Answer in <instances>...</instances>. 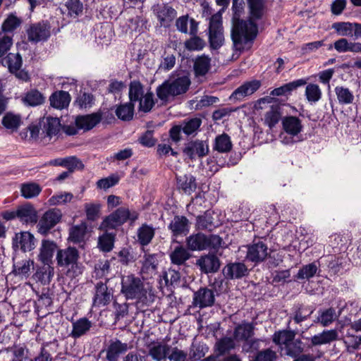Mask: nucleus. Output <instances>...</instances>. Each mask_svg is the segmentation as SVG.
Wrapping results in <instances>:
<instances>
[{
    "instance_id": "obj_1",
    "label": "nucleus",
    "mask_w": 361,
    "mask_h": 361,
    "mask_svg": "<svg viewBox=\"0 0 361 361\" xmlns=\"http://www.w3.org/2000/svg\"><path fill=\"white\" fill-rule=\"evenodd\" d=\"M243 0H233V11L231 37L234 48L241 51L248 43H251L257 35V26L255 23L258 19H252L249 11L248 20H240L239 17L243 11Z\"/></svg>"
},
{
    "instance_id": "obj_2",
    "label": "nucleus",
    "mask_w": 361,
    "mask_h": 361,
    "mask_svg": "<svg viewBox=\"0 0 361 361\" xmlns=\"http://www.w3.org/2000/svg\"><path fill=\"white\" fill-rule=\"evenodd\" d=\"M79 259V251L75 247L70 246L56 251V264L68 278L74 279L82 274L84 267Z\"/></svg>"
},
{
    "instance_id": "obj_3",
    "label": "nucleus",
    "mask_w": 361,
    "mask_h": 361,
    "mask_svg": "<svg viewBox=\"0 0 361 361\" xmlns=\"http://www.w3.org/2000/svg\"><path fill=\"white\" fill-rule=\"evenodd\" d=\"M191 84L187 75L171 77L157 87V97L166 104L175 97L185 94Z\"/></svg>"
},
{
    "instance_id": "obj_4",
    "label": "nucleus",
    "mask_w": 361,
    "mask_h": 361,
    "mask_svg": "<svg viewBox=\"0 0 361 361\" xmlns=\"http://www.w3.org/2000/svg\"><path fill=\"white\" fill-rule=\"evenodd\" d=\"M283 131L279 135L284 145H293L302 140L301 132L303 126L301 120L293 116H286L282 120Z\"/></svg>"
},
{
    "instance_id": "obj_5",
    "label": "nucleus",
    "mask_w": 361,
    "mask_h": 361,
    "mask_svg": "<svg viewBox=\"0 0 361 361\" xmlns=\"http://www.w3.org/2000/svg\"><path fill=\"white\" fill-rule=\"evenodd\" d=\"M121 292L127 300L144 302L147 298V290L143 282L133 274L122 277Z\"/></svg>"
},
{
    "instance_id": "obj_6",
    "label": "nucleus",
    "mask_w": 361,
    "mask_h": 361,
    "mask_svg": "<svg viewBox=\"0 0 361 361\" xmlns=\"http://www.w3.org/2000/svg\"><path fill=\"white\" fill-rule=\"evenodd\" d=\"M138 217L136 212L132 213L126 208H118L114 212L106 216L100 225L102 229H114L124 224L128 219L135 221Z\"/></svg>"
},
{
    "instance_id": "obj_7",
    "label": "nucleus",
    "mask_w": 361,
    "mask_h": 361,
    "mask_svg": "<svg viewBox=\"0 0 361 361\" xmlns=\"http://www.w3.org/2000/svg\"><path fill=\"white\" fill-rule=\"evenodd\" d=\"M209 42L213 49H219L224 43L222 17L220 13H215L210 18Z\"/></svg>"
},
{
    "instance_id": "obj_8",
    "label": "nucleus",
    "mask_w": 361,
    "mask_h": 361,
    "mask_svg": "<svg viewBox=\"0 0 361 361\" xmlns=\"http://www.w3.org/2000/svg\"><path fill=\"white\" fill-rule=\"evenodd\" d=\"M61 212L59 209H51L47 211L37 224V231L42 235H47L61 220Z\"/></svg>"
},
{
    "instance_id": "obj_9",
    "label": "nucleus",
    "mask_w": 361,
    "mask_h": 361,
    "mask_svg": "<svg viewBox=\"0 0 361 361\" xmlns=\"http://www.w3.org/2000/svg\"><path fill=\"white\" fill-rule=\"evenodd\" d=\"M153 13L157 18L160 25L168 27L176 16V10L168 4L158 3L152 7Z\"/></svg>"
},
{
    "instance_id": "obj_10",
    "label": "nucleus",
    "mask_w": 361,
    "mask_h": 361,
    "mask_svg": "<svg viewBox=\"0 0 361 361\" xmlns=\"http://www.w3.org/2000/svg\"><path fill=\"white\" fill-rule=\"evenodd\" d=\"M209 145L207 141L195 140L185 143L183 152L190 159L205 157L209 153Z\"/></svg>"
},
{
    "instance_id": "obj_11",
    "label": "nucleus",
    "mask_w": 361,
    "mask_h": 361,
    "mask_svg": "<svg viewBox=\"0 0 361 361\" xmlns=\"http://www.w3.org/2000/svg\"><path fill=\"white\" fill-rule=\"evenodd\" d=\"M215 300L213 290L203 288L195 292L192 298V305L200 309L211 307Z\"/></svg>"
},
{
    "instance_id": "obj_12",
    "label": "nucleus",
    "mask_w": 361,
    "mask_h": 361,
    "mask_svg": "<svg viewBox=\"0 0 361 361\" xmlns=\"http://www.w3.org/2000/svg\"><path fill=\"white\" fill-rule=\"evenodd\" d=\"M57 250V245L54 240L43 239L39 248L37 259L44 265L51 264L54 252Z\"/></svg>"
},
{
    "instance_id": "obj_13",
    "label": "nucleus",
    "mask_w": 361,
    "mask_h": 361,
    "mask_svg": "<svg viewBox=\"0 0 361 361\" xmlns=\"http://www.w3.org/2000/svg\"><path fill=\"white\" fill-rule=\"evenodd\" d=\"M13 246L20 248L24 252L31 251L35 247V238L28 231L17 233L13 238Z\"/></svg>"
},
{
    "instance_id": "obj_14",
    "label": "nucleus",
    "mask_w": 361,
    "mask_h": 361,
    "mask_svg": "<svg viewBox=\"0 0 361 361\" xmlns=\"http://www.w3.org/2000/svg\"><path fill=\"white\" fill-rule=\"evenodd\" d=\"M27 36L33 42L47 40L50 36L49 26L46 23L33 25L27 30Z\"/></svg>"
},
{
    "instance_id": "obj_15",
    "label": "nucleus",
    "mask_w": 361,
    "mask_h": 361,
    "mask_svg": "<svg viewBox=\"0 0 361 361\" xmlns=\"http://www.w3.org/2000/svg\"><path fill=\"white\" fill-rule=\"evenodd\" d=\"M112 298V293L108 289L106 283L99 282L95 286V294L93 298V305L104 307L108 305Z\"/></svg>"
},
{
    "instance_id": "obj_16",
    "label": "nucleus",
    "mask_w": 361,
    "mask_h": 361,
    "mask_svg": "<svg viewBox=\"0 0 361 361\" xmlns=\"http://www.w3.org/2000/svg\"><path fill=\"white\" fill-rule=\"evenodd\" d=\"M267 246L262 242L254 243L247 247L246 259L253 262L264 260L268 255Z\"/></svg>"
},
{
    "instance_id": "obj_17",
    "label": "nucleus",
    "mask_w": 361,
    "mask_h": 361,
    "mask_svg": "<svg viewBox=\"0 0 361 361\" xmlns=\"http://www.w3.org/2000/svg\"><path fill=\"white\" fill-rule=\"evenodd\" d=\"M17 219L25 224H35L37 221V212L30 203L21 205L17 209Z\"/></svg>"
},
{
    "instance_id": "obj_18",
    "label": "nucleus",
    "mask_w": 361,
    "mask_h": 361,
    "mask_svg": "<svg viewBox=\"0 0 361 361\" xmlns=\"http://www.w3.org/2000/svg\"><path fill=\"white\" fill-rule=\"evenodd\" d=\"M197 265L200 267L202 271L206 274L213 273L219 270L220 262L216 256L209 254L197 259Z\"/></svg>"
},
{
    "instance_id": "obj_19",
    "label": "nucleus",
    "mask_w": 361,
    "mask_h": 361,
    "mask_svg": "<svg viewBox=\"0 0 361 361\" xmlns=\"http://www.w3.org/2000/svg\"><path fill=\"white\" fill-rule=\"evenodd\" d=\"M261 86L259 80H254L246 82L238 87L231 94V97L236 99H241L245 97L252 94Z\"/></svg>"
},
{
    "instance_id": "obj_20",
    "label": "nucleus",
    "mask_w": 361,
    "mask_h": 361,
    "mask_svg": "<svg viewBox=\"0 0 361 361\" xmlns=\"http://www.w3.org/2000/svg\"><path fill=\"white\" fill-rule=\"evenodd\" d=\"M171 347V345L164 343H153L149 347V355L154 360L161 361L168 357Z\"/></svg>"
},
{
    "instance_id": "obj_21",
    "label": "nucleus",
    "mask_w": 361,
    "mask_h": 361,
    "mask_svg": "<svg viewBox=\"0 0 361 361\" xmlns=\"http://www.w3.org/2000/svg\"><path fill=\"white\" fill-rule=\"evenodd\" d=\"M22 123L23 119L20 114L11 111L6 113L1 119L3 127L10 133L17 131Z\"/></svg>"
},
{
    "instance_id": "obj_22",
    "label": "nucleus",
    "mask_w": 361,
    "mask_h": 361,
    "mask_svg": "<svg viewBox=\"0 0 361 361\" xmlns=\"http://www.w3.org/2000/svg\"><path fill=\"white\" fill-rule=\"evenodd\" d=\"M92 323L86 317H82L72 322V331L70 336L78 338L86 334L91 329Z\"/></svg>"
},
{
    "instance_id": "obj_23",
    "label": "nucleus",
    "mask_w": 361,
    "mask_h": 361,
    "mask_svg": "<svg viewBox=\"0 0 361 361\" xmlns=\"http://www.w3.org/2000/svg\"><path fill=\"white\" fill-rule=\"evenodd\" d=\"M338 335L336 329L324 330L311 338L312 345H322L330 343L338 339Z\"/></svg>"
},
{
    "instance_id": "obj_24",
    "label": "nucleus",
    "mask_w": 361,
    "mask_h": 361,
    "mask_svg": "<svg viewBox=\"0 0 361 361\" xmlns=\"http://www.w3.org/2000/svg\"><path fill=\"white\" fill-rule=\"evenodd\" d=\"M190 23V32L191 35H196L198 30V23L193 18L189 19L188 15L182 16L177 18L176 21V26L178 31L182 33H188V25Z\"/></svg>"
},
{
    "instance_id": "obj_25",
    "label": "nucleus",
    "mask_w": 361,
    "mask_h": 361,
    "mask_svg": "<svg viewBox=\"0 0 361 361\" xmlns=\"http://www.w3.org/2000/svg\"><path fill=\"white\" fill-rule=\"evenodd\" d=\"M101 121V115L99 114H92L86 116L77 117L75 124L80 129L89 130L93 128Z\"/></svg>"
},
{
    "instance_id": "obj_26",
    "label": "nucleus",
    "mask_w": 361,
    "mask_h": 361,
    "mask_svg": "<svg viewBox=\"0 0 361 361\" xmlns=\"http://www.w3.org/2000/svg\"><path fill=\"white\" fill-rule=\"evenodd\" d=\"M42 135L44 136L51 137L56 135L61 128L60 121L58 118L47 117L42 121Z\"/></svg>"
},
{
    "instance_id": "obj_27",
    "label": "nucleus",
    "mask_w": 361,
    "mask_h": 361,
    "mask_svg": "<svg viewBox=\"0 0 361 361\" xmlns=\"http://www.w3.org/2000/svg\"><path fill=\"white\" fill-rule=\"evenodd\" d=\"M339 316H341V314H338V312L337 313L336 310L332 307L320 310L318 312V317L315 322L320 324L324 327L329 326L336 321Z\"/></svg>"
},
{
    "instance_id": "obj_28",
    "label": "nucleus",
    "mask_w": 361,
    "mask_h": 361,
    "mask_svg": "<svg viewBox=\"0 0 361 361\" xmlns=\"http://www.w3.org/2000/svg\"><path fill=\"white\" fill-rule=\"evenodd\" d=\"M169 228L173 235H185L189 231L188 220L185 216H176Z\"/></svg>"
},
{
    "instance_id": "obj_29",
    "label": "nucleus",
    "mask_w": 361,
    "mask_h": 361,
    "mask_svg": "<svg viewBox=\"0 0 361 361\" xmlns=\"http://www.w3.org/2000/svg\"><path fill=\"white\" fill-rule=\"evenodd\" d=\"M281 118V107L279 105H271L264 116L263 122L270 129L273 128Z\"/></svg>"
},
{
    "instance_id": "obj_30",
    "label": "nucleus",
    "mask_w": 361,
    "mask_h": 361,
    "mask_svg": "<svg viewBox=\"0 0 361 361\" xmlns=\"http://www.w3.org/2000/svg\"><path fill=\"white\" fill-rule=\"evenodd\" d=\"M247 269L243 263H232L226 265L224 270V274L228 279H238L243 276L247 272Z\"/></svg>"
},
{
    "instance_id": "obj_31",
    "label": "nucleus",
    "mask_w": 361,
    "mask_h": 361,
    "mask_svg": "<svg viewBox=\"0 0 361 361\" xmlns=\"http://www.w3.org/2000/svg\"><path fill=\"white\" fill-rule=\"evenodd\" d=\"M128 344L117 340L112 342L106 349V359L109 361H116L118 356L128 350Z\"/></svg>"
},
{
    "instance_id": "obj_32",
    "label": "nucleus",
    "mask_w": 361,
    "mask_h": 361,
    "mask_svg": "<svg viewBox=\"0 0 361 361\" xmlns=\"http://www.w3.org/2000/svg\"><path fill=\"white\" fill-rule=\"evenodd\" d=\"M177 185L178 188L187 195H191L197 188L195 177L190 174L178 176Z\"/></svg>"
},
{
    "instance_id": "obj_33",
    "label": "nucleus",
    "mask_w": 361,
    "mask_h": 361,
    "mask_svg": "<svg viewBox=\"0 0 361 361\" xmlns=\"http://www.w3.org/2000/svg\"><path fill=\"white\" fill-rule=\"evenodd\" d=\"M338 314L344 317L353 318L359 317L361 316V305L357 301H350L345 303L343 306L341 307L338 310Z\"/></svg>"
},
{
    "instance_id": "obj_34",
    "label": "nucleus",
    "mask_w": 361,
    "mask_h": 361,
    "mask_svg": "<svg viewBox=\"0 0 361 361\" xmlns=\"http://www.w3.org/2000/svg\"><path fill=\"white\" fill-rule=\"evenodd\" d=\"M307 80L306 79H298L290 82L286 83L279 87L274 89L271 92V95L272 96H282L285 95L288 93H290L293 90L297 89L299 87L305 85L307 84Z\"/></svg>"
},
{
    "instance_id": "obj_35",
    "label": "nucleus",
    "mask_w": 361,
    "mask_h": 361,
    "mask_svg": "<svg viewBox=\"0 0 361 361\" xmlns=\"http://www.w3.org/2000/svg\"><path fill=\"white\" fill-rule=\"evenodd\" d=\"M49 100L53 107L62 109L68 106L71 102V97L66 91H59L52 94Z\"/></svg>"
},
{
    "instance_id": "obj_36",
    "label": "nucleus",
    "mask_w": 361,
    "mask_h": 361,
    "mask_svg": "<svg viewBox=\"0 0 361 361\" xmlns=\"http://www.w3.org/2000/svg\"><path fill=\"white\" fill-rule=\"evenodd\" d=\"M334 92L339 104L349 105L353 103L355 96L349 88L344 86H336Z\"/></svg>"
},
{
    "instance_id": "obj_37",
    "label": "nucleus",
    "mask_w": 361,
    "mask_h": 361,
    "mask_svg": "<svg viewBox=\"0 0 361 361\" xmlns=\"http://www.w3.org/2000/svg\"><path fill=\"white\" fill-rule=\"evenodd\" d=\"M186 244L192 251L206 250V235L200 233L191 235L186 238Z\"/></svg>"
},
{
    "instance_id": "obj_38",
    "label": "nucleus",
    "mask_w": 361,
    "mask_h": 361,
    "mask_svg": "<svg viewBox=\"0 0 361 361\" xmlns=\"http://www.w3.org/2000/svg\"><path fill=\"white\" fill-rule=\"evenodd\" d=\"M87 224L84 222L79 225L73 226L70 228L69 240L74 243H79L84 241L87 235Z\"/></svg>"
},
{
    "instance_id": "obj_39",
    "label": "nucleus",
    "mask_w": 361,
    "mask_h": 361,
    "mask_svg": "<svg viewBox=\"0 0 361 361\" xmlns=\"http://www.w3.org/2000/svg\"><path fill=\"white\" fill-rule=\"evenodd\" d=\"M158 265L157 255L145 254L142 261L141 273L147 275H152L156 272Z\"/></svg>"
},
{
    "instance_id": "obj_40",
    "label": "nucleus",
    "mask_w": 361,
    "mask_h": 361,
    "mask_svg": "<svg viewBox=\"0 0 361 361\" xmlns=\"http://www.w3.org/2000/svg\"><path fill=\"white\" fill-rule=\"evenodd\" d=\"M169 257L172 264L181 265L190 257V254L186 248L180 245L173 249Z\"/></svg>"
},
{
    "instance_id": "obj_41",
    "label": "nucleus",
    "mask_w": 361,
    "mask_h": 361,
    "mask_svg": "<svg viewBox=\"0 0 361 361\" xmlns=\"http://www.w3.org/2000/svg\"><path fill=\"white\" fill-rule=\"evenodd\" d=\"M266 0H247L252 19H261L265 13Z\"/></svg>"
},
{
    "instance_id": "obj_42",
    "label": "nucleus",
    "mask_w": 361,
    "mask_h": 361,
    "mask_svg": "<svg viewBox=\"0 0 361 361\" xmlns=\"http://www.w3.org/2000/svg\"><path fill=\"white\" fill-rule=\"evenodd\" d=\"M34 269V261L30 259H25L16 262L13 264V272L16 275L27 277L31 269Z\"/></svg>"
},
{
    "instance_id": "obj_43",
    "label": "nucleus",
    "mask_w": 361,
    "mask_h": 361,
    "mask_svg": "<svg viewBox=\"0 0 361 361\" xmlns=\"http://www.w3.org/2000/svg\"><path fill=\"white\" fill-rule=\"evenodd\" d=\"M295 334L292 331H279L273 336V341L279 345L281 352L283 350V346L288 344L293 338Z\"/></svg>"
},
{
    "instance_id": "obj_44",
    "label": "nucleus",
    "mask_w": 361,
    "mask_h": 361,
    "mask_svg": "<svg viewBox=\"0 0 361 361\" xmlns=\"http://www.w3.org/2000/svg\"><path fill=\"white\" fill-rule=\"evenodd\" d=\"M154 236V228L147 224H143L137 230V239L142 245L149 244Z\"/></svg>"
},
{
    "instance_id": "obj_45",
    "label": "nucleus",
    "mask_w": 361,
    "mask_h": 361,
    "mask_svg": "<svg viewBox=\"0 0 361 361\" xmlns=\"http://www.w3.org/2000/svg\"><path fill=\"white\" fill-rule=\"evenodd\" d=\"M253 334V326L249 323H242L235 329L233 336L235 340L247 341Z\"/></svg>"
},
{
    "instance_id": "obj_46",
    "label": "nucleus",
    "mask_w": 361,
    "mask_h": 361,
    "mask_svg": "<svg viewBox=\"0 0 361 361\" xmlns=\"http://www.w3.org/2000/svg\"><path fill=\"white\" fill-rule=\"evenodd\" d=\"M42 191L40 185L36 183L28 182L21 184L20 193L25 199H32L39 195Z\"/></svg>"
},
{
    "instance_id": "obj_47",
    "label": "nucleus",
    "mask_w": 361,
    "mask_h": 361,
    "mask_svg": "<svg viewBox=\"0 0 361 361\" xmlns=\"http://www.w3.org/2000/svg\"><path fill=\"white\" fill-rule=\"evenodd\" d=\"M332 28L343 37H354L355 23L337 22L332 24Z\"/></svg>"
},
{
    "instance_id": "obj_48",
    "label": "nucleus",
    "mask_w": 361,
    "mask_h": 361,
    "mask_svg": "<svg viewBox=\"0 0 361 361\" xmlns=\"http://www.w3.org/2000/svg\"><path fill=\"white\" fill-rule=\"evenodd\" d=\"M7 351L12 355L11 361H25L28 357L29 350L24 344L14 345Z\"/></svg>"
},
{
    "instance_id": "obj_49",
    "label": "nucleus",
    "mask_w": 361,
    "mask_h": 361,
    "mask_svg": "<svg viewBox=\"0 0 361 361\" xmlns=\"http://www.w3.org/2000/svg\"><path fill=\"white\" fill-rule=\"evenodd\" d=\"M116 115L123 121H130L134 115V104L129 102L120 104L116 110Z\"/></svg>"
},
{
    "instance_id": "obj_50",
    "label": "nucleus",
    "mask_w": 361,
    "mask_h": 361,
    "mask_svg": "<svg viewBox=\"0 0 361 361\" xmlns=\"http://www.w3.org/2000/svg\"><path fill=\"white\" fill-rule=\"evenodd\" d=\"M211 59L206 55L198 56L194 63L195 73L198 75H204L210 68Z\"/></svg>"
},
{
    "instance_id": "obj_51",
    "label": "nucleus",
    "mask_w": 361,
    "mask_h": 361,
    "mask_svg": "<svg viewBox=\"0 0 361 361\" xmlns=\"http://www.w3.org/2000/svg\"><path fill=\"white\" fill-rule=\"evenodd\" d=\"M232 148V143L230 137L225 133L217 136L215 139L214 149L219 152L225 153L229 152Z\"/></svg>"
},
{
    "instance_id": "obj_52",
    "label": "nucleus",
    "mask_w": 361,
    "mask_h": 361,
    "mask_svg": "<svg viewBox=\"0 0 361 361\" xmlns=\"http://www.w3.org/2000/svg\"><path fill=\"white\" fill-rule=\"evenodd\" d=\"M305 95L307 100L312 104L316 103L322 98V92L319 86L317 84L310 83L305 87Z\"/></svg>"
},
{
    "instance_id": "obj_53",
    "label": "nucleus",
    "mask_w": 361,
    "mask_h": 361,
    "mask_svg": "<svg viewBox=\"0 0 361 361\" xmlns=\"http://www.w3.org/2000/svg\"><path fill=\"white\" fill-rule=\"evenodd\" d=\"M202 120L200 118H192L188 120H185L180 125L183 128V132L187 135H195L197 133L200 126Z\"/></svg>"
},
{
    "instance_id": "obj_54",
    "label": "nucleus",
    "mask_w": 361,
    "mask_h": 361,
    "mask_svg": "<svg viewBox=\"0 0 361 361\" xmlns=\"http://www.w3.org/2000/svg\"><path fill=\"white\" fill-rule=\"evenodd\" d=\"M54 274V269L50 264L44 265L35 274L37 279L44 285L49 284Z\"/></svg>"
},
{
    "instance_id": "obj_55",
    "label": "nucleus",
    "mask_w": 361,
    "mask_h": 361,
    "mask_svg": "<svg viewBox=\"0 0 361 361\" xmlns=\"http://www.w3.org/2000/svg\"><path fill=\"white\" fill-rule=\"evenodd\" d=\"M102 205L99 202L86 203L84 206L87 219L91 221L97 220L101 215Z\"/></svg>"
},
{
    "instance_id": "obj_56",
    "label": "nucleus",
    "mask_w": 361,
    "mask_h": 361,
    "mask_svg": "<svg viewBox=\"0 0 361 361\" xmlns=\"http://www.w3.org/2000/svg\"><path fill=\"white\" fill-rule=\"evenodd\" d=\"M41 126V123L30 124L26 130L20 133V137L27 140H36L42 135Z\"/></svg>"
},
{
    "instance_id": "obj_57",
    "label": "nucleus",
    "mask_w": 361,
    "mask_h": 361,
    "mask_svg": "<svg viewBox=\"0 0 361 361\" xmlns=\"http://www.w3.org/2000/svg\"><path fill=\"white\" fill-rule=\"evenodd\" d=\"M23 101L27 105L35 106L43 104L44 97L38 90H32L25 94Z\"/></svg>"
},
{
    "instance_id": "obj_58",
    "label": "nucleus",
    "mask_w": 361,
    "mask_h": 361,
    "mask_svg": "<svg viewBox=\"0 0 361 361\" xmlns=\"http://www.w3.org/2000/svg\"><path fill=\"white\" fill-rule=\"evenodd\" d=\"M302 350L303 346L302 341L300 340H295V338H293L288 345L283 346V350L282 353L291 357H296L302 353Z\"/></svg>"
},
{
    "instance_id": "obj_59",
    "label": "nucleus",
    "mask_w": 361,
    "mask_h": 361,
    "mask_svg": "<svg viewBox=\"0 0 361 361\" xmlns=\"http://www.w3.org/2000/svg\"><path fill=\"white\" fill-rule=\"evenodd\" d=\"M144 91L143 87L140 82L133 81L130 82L129 87V98L130 102L139 101L143 96Z\"/></svg>"
},
{
    "instance_id": "obj_60",
    "label": "nucleus",
    "mask_w": 361,
    "mask_h": 361,
    "mask_svg": "<svg viewBox=\"0 0 361 361\" xmlns=\"http://www.w3.org/2000/svg\"><path fill=\"white\" fill-rule=\"evenodd\" d=\"M180 279V274L178 271L173 269L163 271L160 276V283L164 286L173 285Z\"/></svg>"
},
{
    "instance_id": "obj_61",
    "label": "nucleus",
    "mask_w": 361,
    "mask_h": 361,
    "mask_svg": "<svg viewBox=\"0 0 361 361\" xmlns=\"http://www.w3.org/2000/svg\"><path fill=\"white\" fill-rule=\"evenodd\" d=\"M317 269L318 267L315 262H312L307 265H305L298 271L297 274V279H309L315 275Z\"/></svg>"
},
{
    "instance_id": "obj_62",
    "label": "nucleus",
    "mask_w": 361,
    "mask_h": 361,
    "mask_svg": "<svg viewBox=\"0 0 361 361\" xmlns=\"http://www.w3.org/2000/svg\"><path fill=\"white\" fill-rule=\"evenodd\" d=\"M73 199V195L71 192L57 193L48 200L50 206H55L70 202Z\"/></svg>"
},
{
    "instance_id": "obj_63",
    "label": "nucleus",
    "mask_w": 361,
    "mask_h": 361,
    "mask_svg": "<svg viewBox=\"0 0 361 361\" xmlns=\"http://www.w3.org/2000/svg\"><path fill=\"white\" fill-rule=\"evenodd\" d=\"M208 352V347L204 344H192L190 350V357L193 361H197Z\"/></svg>"
},
{
    "instance_id": "obj_64",
    "label": "nucleus",
    "mask_w": 361,
    "mask_h": 361,
    "mask_svg": "<svg viewBox=\"0 0 361 361\" xmlns=\"http://www.w3.org/2000/svg\"><path fill=\"white\" fill-rule=\"evenodd\" d=\"M170 361H189L188 353L178 347H171L168 357Z\"/></svg>"
}]
</instances>
